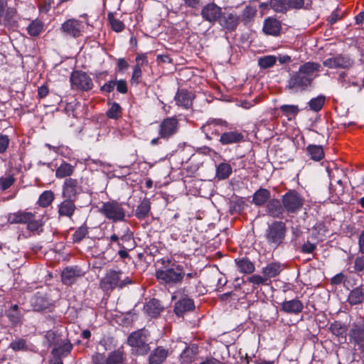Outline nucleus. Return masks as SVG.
Listing matches in <instances>:
<instances>
[{
	"label": "nucleus",
	"mask_w": 364,
	"mask_h": 364,
	"mask_svg": "<svg viewBox=\"0 0 364 364\" xmlns=\"http://www.w3.org/2000/svg\"><path fill=\"white\" fill-rule=\"evenodd\" d=\"M194 307L193 301L190 298L185 297L176 302L174 312L177 316H181L184 313L193 310Z\"/></svg>",
	"instance_id": "27"
},
{
	"label": "nucleus",
	"mask_w": 364,
	"mask_h": 364,
	"mask_svg": "<svg viewBox=\"0 0 364 364\" xmlns=\"http://www.w3.org/2000/svg\"><path fill=\"white\" fill-rule=\"evenodd\" d=\"M330 331L336 336H341L346 332L345 326L340 321H334L329 328Z\"/></svg>",
	"instance_id": "52"
},
{
	"label": "nucleus",
	"mask_w": 364,
	"mask_h": 364,
	"mask_svg": "<svg viewBox=\"0 0 364 364\" xmlns=\"http://www.w3.org/2000/svg\"><path fill=\"white\" fill-rule=\"evenodd\" d=\"M270 196L269 191L261 188L254 193L252 202L257 206H262L269 200Z\"/></svg>",
	"instance_id": "31"
},
{
	"label": "nucleus",
	"mask_w": 364,
	"mask_h": 364,
	"mask_svg": "<svg viewBox=\"0 0 364 364\" xmlns=\"http://www.w3.org/2000/svg\"><path fill=\"white\" fill-rule=\"evenodd\" d=\"M82 178H66L62 186V196L77 200L83 192Z\"/></svg>",
	"instance_id": "8"
},
{
	"label": "nucleus",
	"mask_w": 364,
	"mask_h": 364,
	"mask_svg": "<svg viewBox=\"0 0 364 364\" xmlns=\"http://www.w3.org/2000/svg\"><path fill=\"white\" fill-rule=\"evenodd\" d=\"M44 25L38 19L33 20L27 26L28 33L33 37L38 36L43 31Z\"/></svg>",
	"instance_id": "36"
},
{
	"label": "nucleus",
	"mask_w": 364,
	"mask_h": 364,
	"mask_svg": "<svg viewBox=\"0 0 364 364\" xmlns=\"http://www.w3.org/2000/svg\"><path fill=\"white\" fill-rule=\"evenodd\" d=\"M281 271L282 267L280 264L276 262L270 263L262 269V273L268 280L269 278L279 275Z\"/></svg>",
	"instance_id": "35"
},
{
	"label": "nucleus",
	"mask_w": 364,
	"mask_h": 364,
	"mask_svg": "<svg viewBox=\"0 0 364 364\" xmlns=\"http://www.w3.org/2000/svg\"><path fill=\"white\" fill-rule=\"evenodd\" d=\"M228 123L220 119H209L201 127V131L205 134L206 138L212 139L215 136H219L225 128H227Z\"/></svg>",
	"instance_id": "10"
},
{
	"label": "nucleus",
	"mask_w": 364,
	"mask_h": 364,
	"mask_svg": "<svg viewBox=\"0 0 364 364\" xmlns=\"http://www.w3.org/2000/svg\"><path fill=\"white\" fill-rule=\"evenodd\" d=\"M123 352L120 350H117L108 355L105 364H123Z\"/></svg>",
	"instance_id": "39"
},
{
	"label": "nucleus",
	"mask_w": 364,
	"mask_h": 364,
	"mask_svg": "<svg viewBox=\"0 0 364 364\" xmlns=\"http://www.w3.org/2000/svg\"><path fill=\"white\" fill-rule=\"evenodd\" d=\"M100 212L113 222L122 221L125 218V210L122 204L116 200L103 203Z\"/></svg>",
	"instance_id": "6"
},
{
	"label": "nucleus",
	"mask_w": 364,
	"mask_h": 364,
	"mask_svg": "<svg viewBox=\"0 0 364 364\" xmlns=\"http://www.w3.org/2000/svg\"><path fill=\"white\" fill-rule=\"evenodd\" d=\"M45 339L46 340L48 346L58 345L59 342L58 335L53 331H48L46 332Z\"/></svg>",
	"instance_id": "53"
},
{
	"label": "nucleus",
	"mask_w": 364,
	"mask_h": 364,
	"mask_svg": "<svg viewBox=\"0 0 364 364\" xmlns=\"http://www.w3.org/2000/svg\"><path fill=\"white\" fill-rule=\"evenodd\" d=\"M150 210L151 203L149 201V199L145 198L137 206L135 212V215L138 219L143 220L148 217Z\"/></svg>",
	"instance_id": "34"
},
{
	"label": "nucleus",
	"mask_w": 364,
	"mask_h": 364,
	"mask_svg": "<svg viewBox=\"0 0 364 364\" xmlns=\"http://www.w3.org/2000/svg\"><path fill=\"white\" fill-rule=\"evenodd\" d=\"M32 306L35 311H39L46 308V304L43 303V301L40 297H36L33 299L31 301Z\"/></svg>",
	"instance_id": "58"
},
{
	"label": "nucleus",
	"mask_w": 364,
	"mask_h": 364,
	"mask_svg": "<svg viewBox=\"0 0 364 364\" xmlns=\"http://www.w3.org/2000/svg\"><path fill=\"white\" fill-rule=\"evenodd\" d=\"M349 338L350 342L358 347L360 353L364 355V328L353 325L349 331Z\"/></svg>",
	"instance_id": "15"
},
{
	"label": "nucleus",
	"mask_w": 364,
	"mask_h": 364,
	"mask_svg": "<svg viewBox=\"0 0 364 364\" xmlns=\"http://www.w3.org/2000/svg\"><path fill=\"white\" fill-rule=\"evenodd\" d=\"M281 28V23L277 19L267 18L264 20L263 31L266 34L277 36L279 35Z\"/></svg>",
	"instance_id": "24"
},
{
	"label": "nucleus",
	"mask_w": 364,
	"mask_h": 364,
	"mask_svg": "<svg viewBox=\"0 0 364 364\" xmlns=\"http://www.w3.org/2000/svg\"><path fill=\"white\" fill-rule=\"evenodd\" d=\"M141 75H142L141 67H140L139 65H134V69H133L132 76V82H133L136 84H139L141 81L140 79H141Z\"/></svg>",
	"instance_id": "57"
},
{
	"label": "nucleus",
	"mask_w": 364,
	"mask_h": 364,
	"mask_svg": "<svg viewBox=\"0 0 364 364\" xmlns=\"http://www.w3.org/2000/svg\"><path fill=\"white\" fill-rule=\"evenodd\" d=\"M271 8L277 12L285 13L289 9L288 0H271Z\"/></svg>",
	"instance_id": "46"
},
{
	"label": "nucleus",
	"mask_w": 364,
	"mask_h": 364,
	"mask_svg": "<svg viewBox=\"0 0 364 364\" xmlns=\"http://www.w3.org/2000/svg\"><path fill=\"white\" fill-rule=\"evenodd\" d=\"M76 200L64 198V200L58 205V214L70 218L75 213Z\"/></svg>",
	"instance_id": "21"
},
{
	"label": "nucleus",
	"mask_w": 364,
	"mask_h": 364,
	"mask_svg": "<svg viewBox=\"0 0 364 364\" xmlns=\"http://www.w3.org/2000/svg\"><path fill=\"white\" fill-rule=\"evenodd\" d=\"M232 173V167L229 164L220 163L216 168V177L219 180L228 178Z\"/></svg>",
	"instance_id": "38"
},
{
	"label": "nucleus",
	"mask_w": 364,
	"mask_h": 364,
	"mask_svg": "<svg viewBox=\"0 0 364 364\" xmlns=\"http://www.w3.org/2000/svg\"><path fill=\"white\" fill-rule=\"evenodd\" d=\"M22 314L20 311L16 312H8V317L9 318L11 322L14 324H17L21 321Z\"/></svg>",
	"instance_id": "59"
},
{
	"label": "nucleus",
	"mask_w": 364,
	"mask_h": 364,
	"mask_svg": "<svg viewBox=\"0 0 364 364\" xmlns=\"http://www.w3.org/2000/svg\"><path fill=\"white\" fill-rule=\"evenodd\" d=\"M326 97L323 95H319L316 97L312 98L309 102L308 105L310 109L314 112L320 111L324 103H325Z\"/></svg>",
	"instance_id": "45"
},
{
	"label": "nucleus",
	"mask_w": 364,
	"mask_h": 364,
	"mask_svg": "<svg viewBox=\"0 0 364 364\" xmlns=\"http://www.w3.org/2000/svg\"><path fill=\"white\" fill-rule=\"evenodd\" d=\"M119 240V237L116 234H113L110 237H105L99 239L98 242H97V247H100L101 245H102V243L105 242L106 247L104 250H102V252H105L111 248L112 242H117Z\"/></svg>",
	"instance_id": "44"
},
{
	"label": "nucleus",
	"mask_w": 364,
	"mask_h": 364,
	"mask_svg": "<svg viewBox=\"0 0 364 364\" xmlns=\"http://www.w3.org/2000/svg\"><path fill=\"white\" fill-rule=\"evenodd\" d=\"M54 200V193L51 191H45L39 198L38 203L41 207L46 208L50 205Z\"/></svg>",
	"instance_id": "41"
},
{
	"label": "nucleus",
	"mask_w": 364,
	"mask_h": 364,
	"mask_svg": "<svg viewBox=\"0 0 364 364\" xmlns=\"http://www.w3.org/2000/svg\"><path fill=\"white\" fill-rule=\"evenodd\" d=\"M9 144V139L7 135L0 134V154L4 153Z\"/></svg>",
	"instance_id": "60"
},
{
	"label": "nucleus",
	"mask_w": 364,
	"mask_h": 364,
	"mask_svg": "<svg viewBox=\"0 0 364 364\" xmlns=\"http://www.w3.org/2000/svg\"><path fill=\"white\" fill-rule=\"evenodd\" d=\"M106 115L109 119H117L122 115V108L117 102H113L110 108L107 111Z\"/></svg>",
	"instance_id": "48"
},
{
	"label": "nucleus",
	"mask_w": 364,
	"mask_h": 364,
	"mask_svg": "<svg viewBox=\"0 0 364 364\" xmlns=\"http://www.w3.org/2000/svg\"><path fill=\"white\" fill-rule=\"evenodd\" d=\"M174 99L177 105L188 109L192 106L194 95L191 92L182 89L178 90Z\"/></svg>",
	"instance_id": "20"
},
{
	"label": "nucleus",
	"mask_w": 364,
	"mask_h": 364,
	"mask_svg": "<svg viewBox=\"0 0 364 364\" xmlns=\"http://www.w3.org/2000/svg\"><path fill=\"white\" fill-rule=\"evenodd\" d=\"M122 272L121 270L109 269L100 281V287L105 291H112L119 287Z\"/></svg>",
	"instance_id": "12"
},
{
	"label": "nucleus",
	"mask_w": 364,
	"mask_h": 364,
	"mask_svg": "<svg viewBox=\"0 0 364 364\" xmlns=\"http://www.w3.org/2000/svg\"><path fill=\"white\" fill-rule=\"evenodd\" d=\"M222 12V9L217 4L209 3L202 8L200 14L204 20L213 24L219 21Z\"/></svg>",
	"instance_id": "13"
},
{
	"label": "nucleus",
	"mask_w": 364,
	"mask_h": 364,
	"mask_svg": "<svg viewBox=\"0 0 364 364\" xmlns=\"http://www.w3.org/2000/svg\"><path fill=\"white\" fill-rule=\"evenodd\" d=\"M257 13L255 7L247 6L242 13V21L244 23L250 22L255 18Z\"/></svg>",
	"instance_id": "47"
},
{
	"label": "nucleus",
	"mask_w": 364,
	"mask_h": 364,
	"mask_svg": "<svg viewBox=\"0 0 364 364\" xmlns=\"http://www.w3.org/2000/svg\"><path fill=\"white\" fill-rule=\"evenodd\" d=\"M42 226V221L41 220H36L34 215H33L32 219L29 220L27 223V228L30 231H36Z\"/></svg>",
	"instance_id": "55"
},
{
	"label": "nucleus",
	"mask_w": 364,
	"mask_h": 364,
	"mask_svg": "<svg viewBox=\"0 0 364 364\" xmlns=\"http://www.w3.org/2000/svg\"><path fill=\"white\" fill-rule=\"evenodd\" d=\"M277 57L274 55H267L262 57L258 60V64L260 68L267 69L272 67L277 62Z\"/></svg>",
	"instance_id": "49"
},
{
	"label": "nucleus",
	"mask_w": 364,
	"mask_h": 364,
	"mask_svg": "<svg viewBox=\"0 0 364 364\" xmlns=\"http://www.w3.org/2000/svg\"><path fill=\"white\" fill-rule=\"evenodd\" d=\"M240 22V17L235 12H222L218 23L223 28L228 31L236 30Z\"/></svg>",
	"instance_id": "14"
},
{
	"label": "nucleus",
	"mask_w": 364,
	"mask_h": 364,
	"mask_svg": "<svg viewBox=\"0 0 364 364\" xmlns=\"http://www.w3.org/2000/svg\"><path fill=\"white\" fill-rule=\"evenodd\" d=\"M15 182V178L13 176L0 178V189L6 191Z\"/></svg>",
	"instance_id": "54"
},
{
	"label": "nucleus",
	"mask_w": 364,
	"mask_h": 364,
	"mask_svg": "<svg viewBox=\"0 0 364 364\" xmlns=\"http://www.w3.org/2000/svg\"><path fill=\"white\" fill-rule=\"evenodd\" d=\"M72 345L70 343H65L63 345L55 347L52 350L54 357L60 358L67 355L72 350Z\"/></svg>",
	"instance_id": "42"
},
{
	"label": "nucleus",
	"mask_w": 364,
	"mask_h": 364,
	"mask_svg": "<svg viewBox=\"0 0 364 364\" xmlns=\"http://www.w3.org/2000/svg\"><path fill=\"white\" fill-rule=\"evenodd\" d=\"M280 306L281 311L289 314H299L304 309L302 302L297 299L284 301L280 304Z\"/></svg>",
	"instance_id": "18"
},
{
	"label": "nucleus",
	"mask_w": 364,
	"mask_h": 364,
	"mask_svg": "<svg viewBox=\"0 0 364 364\" xmlns=\"http://www.w3.org/2000/svg\"><path fill=\"white\" fill-rule=\"evenodd\" d=\"M9 348L12 349L15 352H27L32 351L33 346L28 340L17 337L9 343Z\"/></svg>",
	"instance_id": "25"
},
{
	"label": "nucleus",
	"mask_w": 364,
	"mask_h": 364,
	"mask_svg": "<svg viewBox=\"0 0 364 364\" xmlns=\"http://www.w3.org/2000/svg\"><path fill=\"white\" fill-rule=\"evenodd\" d=\"M88 234V228L85 225L79 227L73 234V240L75 243H78L82 240Z\"/></svg>",
	"instance_id": "50"
},
{
	"label": "nucleus",
	"mask_w": 364,
	"mask_h": 364,
	"mask_svg": "<svg viewBox=\"0 0 364 364\" xmlns=\"http://www.w3.org/2000/svg\"><path fill=\"white\" fill-rule=\"evenodd\" d=\"M244 140V135L237 131L225 132L221 134L219 141L223 145L236 144Z\"/></svg>",
	"instance_id": "23"
},
{
	"label": "nucleus",
	"mask_w": 364,
	"mask_h": 364,
	"mask_svg": "<svg viewBox=\"0 0 364 364\" xmlns=\"http://www.w3.org/2000/svg\"><path fill=\"white\" fill-rule=\"evenodd\" d=\"M237 264L241 272L250 274L255 271L254 264L248 259L242 258L237 262Z\"/></svg>",
	"instance_id": "40"
},
{
	"label": "nucleus",
	"mask_w": 364,
	"mask_h": 364,
	"mask_svg": "<svg viewBox=\"0 0 364 364\" xmlns=\"http://www.w3.org/2000/svg\"><path fill=\"white\" fill-rule=\"evenodd\" d=\"M352 64L350 59L342 55H338L326 59L323 65L331 69L346 68Z\"/></svg>",
	"instance_id": "16"
},
{
	"label": "nucleus",
	"mask_w": 364,
	"mask_h": 364,
	"mask_svg": "<svg viewBox=\"0 0 364 364\" xmlns=\"http://www.w3.org/2000/svg\"><path fill=\"white\" fill-rule=\"evenodd\" d=\"M306 151L311 159L314 161H320L324 156V152L321 146L309 145Z\"/></svg>",
	"instance_id": "37"
},
{
	"label": "nucleus",
	"mask_w": 364,
	"mask_h": 364,
	"mask_svg": "<svg viewBox=\"0 0 364 364\" xmlns=\"http://www.w3.org/2000/svg\"><path fill=\"white\" fill-rule=\"evenodd\" d=\"M33 213L30 212L18 211L11 214L9 217V221L13 224L28 223L29 220L32 219Z\"/></svg>",
	"instance_id": "32"
},
{
	"label": "nucleus",
	"mask_w": 364,
	"mask_h": 364,
	"mask_svg": "<svg viewBox=\"0 0 364 364\" xmlns=\"http://www.w3.org/2000/svg\"><path fill=\"white\" fill-rule=\"evenodd\" d=\"M284 211L282 203L278 199L269 200L267 203L266 212L272 218H283Z\"/></svg>",
	"instance_id": "17"
},
{
	"label": "nucleus",
	"mask_w": 364,
	"mask_h": 364,
	"mask_svg": "<svg viewBox=\"0 0 364 364\" xmlns=\"http://www.w3.org/2000/svg\"><path fill=\"white\" fill-rule=\"evenodd\" d=\"M108 20L112 28L116 32H121L124 29V24L122 21L114 18L113 14H108Z\"/></svg>",
	"instance_id": "51"
},
{
	"label": "nucleus",
	"mask_w": 364,
	"mask_h": 364,
	"mask_svg": "<svg viewBox=\"0 0 364 364\" xmlns=\"http://www.w3.org/2000/svg\"><path fill=\"white\" fill-rule=\"evenodd\" d=\"M279 109L282 114L286 116L288 119H291V117L297 115L299 112L298 106L294 105H283L280 107Z\"/></svg>",
	"instance_id": "43"
},
{
	"label": "nucleus",
	"mask_w": 364,
	"mask_h": 364,
	"mask_svg": "<svg viewBox=\"0 0 364 364\" xmlns=\"http://www.w3.org/2000/svg\"><path fill=\"white\" fill-rule=\"evenodd\" d=\"M147 341V336L143 329L132 333L127 338V343L132 347V353L137 355H146L150 350Z\"/></svg>",
	"instance_id": "4"
},
{
	"label": "nucleus",
	"mask_w": 364,
	"mask_h": 364,
	"mask_svg": "<svg viewBox=\"0 0 364 364\" xmlns=\"http://www.w3.org/2000/svg\"><path fill=\"white\" fill-rule=\"evenodd\" d=\"M75 171V166L63 161L56 169L55 176L58 178H69Z\"/></svg>",
	"instance_id": "33"
},
{
	"label": "nucleus",
	"mask_w": 364,
	"mask_h": 364,
	"mask_svg": "<svg viewBox=\"0 0 364 364\" xmlns=\"http://www.w3.org/2000/svg\"><path fill=\"white\" fill-rule=\"evenodd\" d=\"M87 22L72 18L66 20L60 27V31L66 37L77 38L82 36Z\"/></svg>",
	"instance_id": "7"
},
{
	"label": "nucleus",
	"mask_w": 364,
	"mask_h": 364,
	"mask_svg": "<svg viewBox=\"0 0 364 364\" xmlns=\"http://www.w3.org/2000/svg\"><path fill=\"white\" fill-rule=\"evenodd\" d=\"M348 303L351 306H357L364 304V286L360 285L353 288L347 298Z\"/></svg>",
	"instance_id": "22"
},
{
	"label": "nucleus",
	"mask_w": 364,
	"mask_h": 364,
	"mask_svg": "<svg viewBox=\"0 0 364 364\" xmlns=\"http://www.w3.org/2000/svg\"><path fill=\"white\" fill-rule=\"evenodd\" d=\"M105 360L104 355L100 353H95L92 358V364H105Z\"/></svg>",
	"instance_id": "64"
},
{
	"label": "nucleus",
	"mask_w": 364,
	"mask_h": 364,
	"mask_svg": "<svg viewBox=\"0 0 364 364\" xmlns=\"http://www.w3.org/2000/svg\"><path fill=\"white\" fill-rule=\"evenodd\" d=\"M305 200L296 191H287L282 198L284 210L289 214H295L301 210Z\"/></svg>",
	"instance_id": "5"
},
{
	"label": "nucleus",
	"mask_w": 364,
	"mask_h": 364,
	"mask_svg": "<svg viewBox=\"0 0 364 364\" xmlns=\"http://www.w3.org/2000/svg\"><path fill=\"white\" fill-rule=\"evenodd\" d=\"M287 228L286 224L281 220H276L268 225L265 232V237L269 245L274 248L283 243Z\"/></svg>",
	"instance_id": "3"
},
{
	"label": "nucleus",
	"mask_w": 364,
	"mask_h": 364,
	"mask_svg": "<svg viewBox=\"0 0 364 364\" xmlns=\"http://www.w3.org/2000/svg\"><path fill=\"white\" fill-rule=\"evenodd\" d=\"M80 276V270L76 267H68L61 274L62 282L65 285H71Z\"/></svg>",
	"instance_id": "26"
},
{
	"label": "nucleus",
	"mask_w": 364,
	"mask_h": 364,
	"mask_svg": "<svg viewBox=\"0 0 364 364\" xmlns=\"http://www.w3.org/2000/svg\"><path fill=\"white\" fill-rule=\"evenodd\" d=\"M327 172L328 173V176H329L331 182L336 181V183L338 186V188H336L333 190L335 194L337 196L343 195L344 193V186L343 184V181L341 178H338L336 177V175H338V174L344 175L343 170L339 169L338 168H335L334 170H333V169H330L329 167H327Z\"/></svg>",
	"instance_id": "28"
},
{
	"label": "nucleus",
	"mask_w": 364,
	"mask_h": 364,
	"mask_svg": "<svg viewBox=\"0 0 364 364\" xmlns=\"http://www.w3.org/2000/svg\"><path fill=\"white\" fill-rule=\"evenodd\" d=\"M364 269V257H357L354 262V270L358 274Z\"/></svg>",
	"instance_id": "61"
},
{
	"label": "nucleus",
	"mask_w": 364,
	"mask_h": 364,
	"mask_svg": "<svg viewBox=\"0 0 364 364\" xmlns=\"http://www.w3.org/2000/svg\"><path fill=\"white\" fill-rule=\"evenodd\" d=\"M161 267L157 269L155 272V276L160 283L168 287L180 285L185 277L183 266L174 260L166 258L161 259Z\"/></svg>",
	"instance_id": "2"
},
{
	"label": "nucleus",
	"mask_w": 364,
	"mask_h": 364,
	"mask_svg": "<svg viewBox=\"0 0 364 364\" xmlns=\"http://www.w3.org/2000/svg\"><path fill=\"white\" fill-rule=\"evenodd\" d=\"M116 82V87H117V90L122 93V94H125L127 92V82L125 80H118V81H115Z\"/></svg>",
	"instance_id": "63"
},
{
	"label": "nucleus",
	"mask_w": 364,
	"mask_h": 364,
	"mask_svg": "<svg viewBox=\"0 0 364 364\" xmlns=\"http://www.w3.org/2000/svg\"><path fill=\"white\" fill-rule=\"evenodd\" d=\"M179 124L175 117L164 119L159 125V134L161 139H168L177 133Z\"/></svg>",
	"instance_id": "11"
},
{
	"label": "nucleus",
	"mask_w": 364,
	"mask_h": 364,
	"mask_svg": "<svg viewBox=\"0 0 364 364\" xmlns=\"http://www.w3.org/2000/svg\"><path fill=\"white\" fill-rule=\"evenodd\" d=\"M169 354L170 351L168 348H166L163 346H158L149 354V363L162 364L166 360Z\"/></svg>",
	"instance_id": "19"
},
{
	"label": "nucleus",
	"mask_w": 364,
	"mask_h": 364,
	"mask_svg": "<svg viewBox=\"0 0 364 364\" xmlns=\"http://www.w3.org/2000/svg\"><path fill=\"white\" fill-rule=\"evenodd\" d=\"M198 353V347L195 345L186 347L181 353L180 360L181 364L191 363Z\"/></svg>",
	"instance_id": "30"
},
{
	"label": "nucleus",
	"mask_w": 364,
	"mask_h": 364,
	"mask_svg": "<svg viewBox=\"0 0 364 364\" xmlns=\"http://www.w3.org/2000/svg\"><path fill=\"white\" fill-rule=\"evenodd\" d=\"M163 306L159 300L152 299L144 306V311L151 317H156L162 311Z\"/></svg>",
	"instance_id": "29"
},
{
	"label": "nucleus",
	"mask_w": 364,
	"mask_h": 364,
	"mask_svg": "<svg viewBox=\"0 0 364 364\" xmlns=\"http://www.w3.org/2000/svg\"><path fill=\"white\" fill-rule=\"evenodd\" d=\"M70 80L73 89L89 91L93 87L91 77L82 71H73L70 75Z\"/></svg>",
	"instance_id": "9"
},
{
	"label": "nucleus",
	"mask_w": 364,
	"mask_h": 364,
	"mask_svg": "<svg viewBox=\"0 0 364 364\" xmlns=\"http://www.w3.org/2000/svg\"><path fill=\"white\" fill-rule=\"evenodd\" d=\"M321 65L314 62H306L301 65L299 70L291 75L287 87L294 92L304 91L311 84L317 76Z\"/></svg>",
	"instance_id": "1"
},
{
	"label": "nucleus",
	"mask_w": 364,
	"mask_h": 364,
	"mask_svg": "<svg viewBox=\"0 0 364 364\" xmlns=\"http://www.w3.org/2000/svg\"><path fill=\"white\" fill-rule=\"evenodd\" d=\"M304 0H288L289 9H299L304 6Z\"/></svg>",
	"instance_id": "62"
},
{
	"label": "nucleus",
	"mask_w": 364,
	"mask_h": 364,
	"mask_svg": "<svg viewBox=\"0 0 364 364\" xmlns=\"http://www.w3.org/2000/svg\"><path fill=\"white\" fill-rule=\"evenodd\" d=\"M248 281L253 284L259 285V284H268V279L264 275L262 277L260 275L254 274L248 278Z\"/></svg>",
	"instance_id": "56"
}]
</instances>
